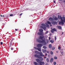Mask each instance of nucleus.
Instances as JSON below:
<instances>
[{"instance_id":"obj_24","label":"nucleus","mask_w":65,"mask_h":65,"mask_svg":"<svg viewBox=\"0 0 65 65\" xmlns=\"http://www.w3.org/2000/svg\"><path fill=\"white\" fill-rule=\"evenodd\" d=\"M50 53L51 55H53V52L52 51H51L50 52Z\"/></svg>"},{"instance_id":"obj_50","label":"nucleus","mask_w":65,"mask_h":65,"mask_svg":"<svg viewBox=\"0 0 65 65\" xmlns=\"http://www.w3.org/2000/svg\"><path fill=\"white\" fill-rule=\"evenodd\" d=\"M10 44H11V43H10Z\"/></svg>"},{"instance_id":"obj_17","label":"nucleus","mask_w":65,"mask_h":65,"mask_svg":"<svg viewBox=\"0 0 65 65\" xmlns=\"http://www.w3.org/2000/svg\"><path fill=\"white\" fill-rule=\"evenodd\" d=\"M38 51L39 52L41 51V48H38Z\"/></svg>"},{"instance_id":"obj_43","label":"nucleus","mask_w":65,"mask_h":65,"mask_svg":"<svg viewBox=\"0 0 65 65\" xmlns=\"http://www.w3.org/2000/svg\"><path fill=\"white\" fill-rule=\"evenodd\" d=\"M22 13H21V14H20V15H22Z\"/></svg>"},{"instance_id":"obj_32","label":"nucleus","mask_w":65,"mask_h":65,"mask_svg":"<svg viewBox=\"0 0 65 65\" xmlns=\"http://www.w3.org/2000/svg\"><path fill=\"white\" fill-rule=\"evenodd\" d=\"M58 49H59V50H61V47H58Z\"/></svg>"},{"instance_id":"obj_22","label":"nucleus","mask_w":65,"mask_h":65,"mask_svg":"<svg viewBox=\"0 0 65 65\" xmlns=\"http://www.w3.org/2000/svg\"><path fill=\"white\" fill-rule=\"evenodd\" d=\"M47 23L48 24H50V25H51V22L48 21H47Z\"/></svg>"},{"instance_id":"obj_16","label":"nucleus","mask_w":65,"mask_h":65,"mask_svg":"<svg viewBox=\"0 0 65 65\" xmlns=\"http://www.w3.org/2000/svg\"><path fill=\"white\" fill-rule=\"evenodd\" d=\"M58 27V29H62V28L60 26H59Z\"/></svg>"},{"instance_id":"obj_34","label":"nucleus","mask_w":65,"mask_h":65,"mask_svg":"<svg viewBox=\"0 0 65 65\" xmlns=\"http://www.w3.org/2000/svg\"><path fill=\"white\" fill-rule=\"evenodd\" d=\"M10 16H11V17H12L13 16V14H11L10 15Z\"/></svg>"},{"instance_id":"obj_41","label":"nucleus","mask_w":65,"mask_h":65,"mask_svg":"<svg viewBox=\"0 0 65 65\" xmlns=\"http://www.w3.org/2000/svg\"><path fill=\"white\" fill-rule=\"evenodd\" d=\"M47 54L45 53V56H47Z\"/></svg>"},{"instance_id":"obj_2","label":"nucleus","mask_w":65,"mask_h":65,"mask_svg":"<svg viewBox=\"0 0 65 65\" xmlns=\"http://www.w3.org/2000/svg\"><path fill=\"white\" fill-rule=\"evenodd\" d=\"M44 36H40L39 37V38L36 39L37 41L39 43H43V45H44L46 44V43L45 41L44 40H43Z\"/></svg>"},{"instance_id":"obj_3","label":"nucleus","mask_w":65,"mask_h":65,"mask_svg":"<svg viewBox=\"0 0 65 65\" xmlns=\"http://www.w3.org/2000/svg\"><path fill=\"white\" fill-rule=\"evenodd\" d=\"M36 61L37 62L39 63V64L40 65H44L45 63L43 61H40V60L38 59H36Z\"/></svg>"},{"instance_id":"obj_28","label":"nucleus","mask_w":65,"mask_h":65,"mask_svg":"<svg viewBox=\"0 0 65 65\" xmlns=\"http://www.w3.org/2000/svg\"><path fill=\"white\" fill-rule=\"evenodd\" d=\"M64 52L63 51H61V54L62 55H63V53Z\"/></svg>"},{"instance_id":"obj_42","label":"nucleus","mask_w":65,"mask_h":65,"mask_svg":"<svg viewBox=\"0 0 65 65\" xmlns=\"http://www.w3.org/2000/svg\"><path fill=\"white\" fill-rule=\"evenodd\" d=\"M49 53V52L48 51H46V53Z\"/></svg>"},{"instance_id":"obj_13","label":"nucleus","mask_w":65,"mask_h":65,"mask_svg":"<svg viewBox=\"0 0 65 65\" xmlns=\"http://www.w3.org/2000/svg\"><path fill=\"white\" fill-rule=\"evenodd\" d=\"M49 47L50 48H52V45L51 44H50V45H49Z\"/></svg>"},{"instance_id":"obj_38","label":"nucleus","mask_w":65,"mask_h":65,"mask_svg":"<svg viewBox=\"0 0 65 65\" xmlns=\"http://www.w3.org/2000/svg\"><path fill=\"white\" fill-rule=\"evenodd\" d=\"M1 44H3V42H1Z\"/></svg>"},{"instance_id":"obj_7","label":"nucleus","mask_w":65,"mask_h":65,"mask_svg":"<svg viewBox=\"0 0 65 65\" xmlns=\"http://www.w3.org/2000/svg\"><path fill=\"white\" fill-rule=\"evenodd\" d=\"M38 59H40V61H43V58H42V57H40V56H39V57H38Z\"/></svg>"},{"instance_id":"obj_45","label":"nucleus","mask_w":65,"mask_h":65,"mask_svg":"<svg viewBox=\"0 0 65 65\" xmlns=\"http://www.w3.org/2000/svg\"><path fill=\"white\" fill-rule=\"evenodd\" d=\"M50 35L51 36V35H52V34H50Z\"/></svg>"},{"instance_id":"obj_12","label":"nucleus","mask_w":65,"mask_h":65,"mask_svg":"<svg viewBox=\"0 0 65 65\" xmlns=\"http://www.w3.org/2000/svg\"><path fill=\"white\" fill-rule=\"evenodd\" d=\"M35 54H39V52H38L37 51H35Z\"/></svg>"},{"instance_id":"obj_1","label":"nucleus","mask_w":65,"mask_h":65,"mask_svg":"<svg viewBox=\"0 0 65 65\" xmlns=\"http://www.w3.org/2000/svg\"><path fill=\"white\" fill-rule=\"evenodd\" d=\"M58 18H57L56 17H55L54 18V19H53V18H50L49 19V20L50 21H52V23L53 25H55V23H56V22L58 20V19L59 20H60V22L59 23V25H63L64 24V20H63V18L61 16H59V15H58Z\"/></svg>"},{"instance_id":"obj_20","label":"nucleus","mask_w":65,"mask_h":65,"mask_svg":"<svg viewBox=\"0 0 65 65\" xmlns=\"http://www.w3.org/2000/svg\"><path fill=\"white\" fill-rule=\"evenodd\" d=\"M34 48L35 50H38V48L36 47H34Z\"/></svg>"},{"instance_id":"obj_35","label":"nucleus","mask_w":65,"mask_h":65,"mask_svg":"<svg viewBox=\"0 0 65 65\" xmlns=\"http://www.w3.org/2000/svg\"><path fill=\"white\" fill-rule=\"evenodd\" d=\"M55 40L56 41V37L55 36Z\"/></svg>"},{"instance_id":"obj_5","label":"nucleus","mask_w":65,"mask_h":65,"mask_svg":"<svg viewBox=\"0 0 65 65\" xmlns=\"http://www.w3.org/2000/svg\"><path fill=\"white\" fill-rule=\"evenodd\" d=\"M42 46V44H39L37 45V47L38 48L40 47H41Z\"/></svg>"},{"instance_id":"obj_14","label":"nucleus","mask_w":65,"mask_h":65,"mask_svg":"<svg viewBox=\"0 0 65 65\" xmlns=\"http://www.w3.org/2000/svg\"><path fill=\"white\" fill-rule=\"evenodd\" d=\"M39 31L40 32H42L43 29H40L39 30Z\"/></svg>"},{"instance_id":"obj_36","label":"nucleus","mask_w":65,"mask_h":65,"mask_svg":"<svg viewBox=\"0 0 65 65\" xmlns=\"http://www.w3.org/2000/svg\"><path fill=\"white\" fill-rule=\"evenodd\" d=\"M11 50H13V47H12L11 48Z\"/></svg>"},{"instance_id":"obj_8","label":"nucleus","mask_w":65,"mask_h":65,"mask_svg":"<svg viewBox=\"0 0 65 65\" xmlns=\"http://www.w3.org/2000/svg\"><path fill=\"white\" fill-rule=\"evenodd\" d=\"M53 61H54V59H53V58H51L50 59V62L51 63H52V62H53Z\"/></svg>"},{"instance_id":"obj_37","label":"nucleus","mask_w":65,"mask_h":65,"mask_svg":"<svg viewBox=\"0 0 65 65\" xmlns=\"http://www.w3.org/2000/svg\"><path fill=\"white\" fill-rule=\"evenodd\" d=\"M47 27H49V25H47Z\"/></svg>"},{"instance_id":"obj_48","label":"nucleus","mask_w":65,"mask_h":65,"mask_svg":"<svg viewBox=\"0 0 65 65\" xmlns=\"http://www.w3.org/2000/svg\"><path fill=\"white\" fill-rule=\"evenodd\" d=\"M15 31H17V29H15Z\"/></svg>"},{"instance_id":"obj_51","label":"nucleus","mask_w":65,"mask_h":65,"mask_svg":"<svg viewBox=\"0 0 65 65\" xmlns=\"http://www.w3.org/2000/svg\"><path fill=\"white\" fill-rule=\"evenodd\" d=\"M57 53H58V52H57Z\"/></svg>"},{"instance_id":"obj_39","label":"nucleus","mask_w":65,"mask_h":65,"mask_svg":"<svg viewBox=\"0 0 65 65\" xmlns=\"http://www.w3.org/2000/svg\"><path fill=\"white\" fill-rule=\"evenodd\" d=\"M50 39H51V37H49V40H50Z\"/></svg>"},{"instance_id":"obj_52","label":"nucleus","mask_w":65,"mask_h":65,"mask_svg":"<svg viewBox=\"0 0 65 65\" xmlns=\"http://www.w3.org/2000/svg\"><path fill=\"white\" fill-rule=\"evenodd\" d=\"M61 35H62V34H61Z\"/></svg>"},{"instance_id":"obj_9","label":"nucleus","mask_w":65,"mask_h":65,"mask_svg":"<svg viewBox=\"0 0 65 65\" xmlns=\"http://www.w3.org/2000/svg\"><path fill=\"white\" fill-rule=\"evenodd\" d=\"M34 65H39V63L35 62H34Z\"/></svg>"},{"instance_id":"obj_25","label":"nucleus","mask_w":65,"mask_h":65,"mask_svg":"<svg viewBox=\"0 0 65 65\" xmlns=\"http://www.w3.org/2000/svg\"><path fill=\"white\" fill-rule=\"evenodd\" d=\"M55 49V47H53L52 48L53 50H54Z\"/></svg>"},{"instance_id":"obj_47","label":"nucleus","mask_w":65,"mask_h":65,"mask_svg":"<svg viewBox=\"0 0 65 65\" xmlns=\"http://www.w3.org/2000/svg\"><path fill=\"white\" fill-rule=\"evenodd\" d=\"M44 58L45 59V58H46V57H44Z\"/></svg>"},{"instance_id":"obj_6","label":"nucleus","mask_w":65,"mask_h":65,"mask_svg":"<svg viewBox=\"0 0 65 65\" xmlns=\"http://www.w3.org/2000/svg\"><path fill=\"white\" fill-rule=\"evenodd\" d=\"M39 54L40 56H42V57H44V55H43V53L41 52H39Z\"/></svg>"},{"instance_id":"obj_44","label":"nucleus","mask_w":65,"mask_h":65,"mask_svg":"<svg viewBox=\"0 0 65 65\" xmlns=\"http://www.w3.org/2000/svg\"><path fill=\"white\" fill-rule=\"evenodd\" d=\"M53 2H54V3H56V2H55V1H53Z\"/></svg>"},{"instance_id":"obj_46","label":"nucleus","mask_w":65,"mask_h":65,"mask_svg":"<svg viewBox=\"0 0 65 65\" xmlns=\"http://www.w3.org/2000/svg\"><path fill=\"white\" fill-rule=\"evenodd\" d=\"M50 26L51 27V26H52V25H50Z\"/></svg>"},{"instance_id":"obj_49","label":"nucleus","mask_w":65,"mask_h":65,"mask_svg":"<svg viewBox=\"0 0 65 65\" xmlns=\"http://www.w3.org/2000/svg\"><path fill=\"white\" fill-rule=\"evenodd\" d=\"M62 34H63V32H62Z\"/></svg>"},{"instance_id":"obj_30","label":"nucleus","mask_w":65,"mask_h":65,"mask_svg":"<svg viewBox=\"0 0 65 65\" xmlns=\"http://www.w3.org/2000/svg\"><path fill=\"white\" fill-rule=\"evenodd\" d=\"M1 16L2 17H3V18L4 17V15H1Z\"/></svg>"},{"instance_id":"obj_18","label":"nucleus","mask_w":65,"mask_h":65,"mask_svg":"<svg viewBox=\"0 0 65 65\" xmlns=\"http://www.w3.org/2000/svg\"><path fill=\"white\" fill-rule=\"evenodd\" d=\"M54 31H57V30L56 29V28H54L52 29Z\"/></svg>"},{"instance_id":"obj_31","label":"nucleus","mask_w":65,"mask_h":65,"mask_svg":"<svg viewBox=\"0 0 65 65\" xmlns=\"http://www.w3.org/2000/svg\"><path fill=\"white\" fill-rule=\"evenodd\" d=\"M62 19H63L64 20H65V17H63Z\"/></svg>"},{"instance_id":"obj_33","label":"nucleus","mask_w":65,"mask_h":65,"mask_svg":"<svg viewBox=\"0 0 65 65\" xmlns=\"http://www.w3.org/2000/svg\"><path fill=\"white\" fill-rule=\"evenodd\" d=\"M48 33V31H46V32H45V34H47V33Z\"/></svg>"},{"instance_id":"obj_23","label":"nucleus","mask_w":65,"mask_h":65,"mask_svg":"<svg viewBox=\"0 0 65 65\" xmlns=\"http://www.w3.org/2000/svg\"><path fill=\"white\" fill-rule=\"evenodd\" d=\"M43 47L45 49H46V48L47 47H46V46H43Z\"/></svg>"},{"instance_id":"obj_10","label":"nucleus","mask_w":65,"mask_h":65,"mask_svg":"<svg viewBox=\"0 0 65 65\" xmlns=\"http://www.w3.org/2000/svg\"><path fill=\"white\" fill-rule=\"evenodd\" d=\"M35 57H36V58H38V57L40 56L39 55H37V54H36L35 55Z\"/></svg>"},{"instance_id":"obj_27","label":"nucleus","mask_w":65,"mask_h":65,"mask_svg":"<svg viewBox=\"0 0 65 65\" xmlns=\"http://www.w3.org/2000/svg\"><path fill=\"white\" fill-rule=\"evenodd\" d=\"M45 50H42V52H43V53H44L45 52Z\"/></svg>"},{"instance_id":"obj_26","label":"nucleus","mask_w":65,"mask_h":65,"mask_svg":"<svg viewBox=\"0 0 65 65\" xmlns=\"http://www.w3.org/2000/svg\"><path fill=\"white\" fill-rule=\"evenodd\" d=\"M56 62H54V65H56Z\"/></svg>"},{"instance_id":"obj_15","label":"nucleus","mask_w":65,"mask_h":65,"mask_svg":"<svg viewBox=\"0 0 65 65\" xmlns=\"http://www.w3.org/2000/svg\"><path fill=\"white\" fill-rule=\"evenodd\" d=\"M50 41L52 43H54V40H52Z\"/></svg>"},{"instance_id":"obj_29","label":"nucleus","mask_w":65,"mask_h":65,"mask_svg":"<svg viewBox=\"0 0 65 65\" xmlns=\"http://www.w3.org/2000/svg\"><path fill=\"white\" fill-rule=\"evenodd\" d=\"M54 30H53V29H52V30H51V32L52 33H54Z\"/></svg>"},{"instance_id":"obj_11","label":"nucleus","mask_w":65,"mask_h":65,"mask_svg":"<svg viewBox=\"0 0 65 65\" xmlns=\"http://www.w3.org/2000/svg\"><path fill=\"white\" fill-rule=\"evenodd\" d=\"M46 60L47 63L49 62V58H47L46 59Z\"/></svg>"},{"instance_id":"obj_40","label":"nucleus","mask_w":65,"mask_h":65,"mask_svg":"<svg viewBox=\"0 0 65 65\" xmlns=\"http://www.w3.org/2000/svg\"><path fill=\"white\" fill-rule=\"evenodd\" d=\"M47 43H48V42H49L48 40H47Z\"/></svg>"},{"instance_id":"obj_19","label":"nucleus","mask_w":65,"mask_h":65,"mask_svg":"<svg viewBox=\"0 0 65 65\" xmlns=\"http://www.w3.org/2000/svg\"><path fill=\"white\" fill-rule=\"evenodd\" d=\"M41 34V32H38V35H40Z\"/></svg>"},{"instance_id":"obj_21","label":"nucleus","mask_w":65,"mask_h":65,"mask_svg":"<svg viewBox=\"0 0 65 65\" xmlns=\"http://www.w3.org/2000/svg\"><path fill=\"white\" fill-rule=\"evenodd\" d=\"M54 59L55 60H56V59H57V57L56 56H55L54 57Z\"/></svg>"},{"instance_id":"obj_4","label":"nucleus","mask_w":65,"mask_h":65,"mask_svg":"<svg viewBox=\"0 0 65 65\" xmlns=\"http://www.w3.org/2000/svg\"><path fill=\"white\" fill-rule=\"evenodd\" d=\"M42 26H40V28H42V29H43L44 30H45V29H46V27H45V25L44 24H42Z\"/></svg>"}]
</instances>
